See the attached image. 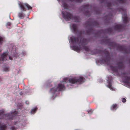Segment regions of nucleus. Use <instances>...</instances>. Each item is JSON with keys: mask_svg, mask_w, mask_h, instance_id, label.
<instances>
[{"mask_svg": "<svg viewBox=\"0 0 130 130\" xmlns=\"http://www.w3.org/2000/svg\"><path fill=\"white\" fill-rule=\"evenodd\" d=\"M7 54L6 53H4L2 56V57L3 61L6 59V56Z\"/></svg>", "mask_w": 130, "mask_h": 130, "instance_id": "obj_4", "label": "nucleus"}, {"mask_svg": "<svg viewBox=\"0 0 130 130\" xmlns=\"http://www.w3.org/2000/svg\"><path fill=\"white\" fill-rule=\"evenodd\" d=\"M123 18L124 19L123 21H125L126 20L127 18H126V15H125L123 16Z\"/></svg>", "mask_w": 130, "mask_h": 130, "instance_id": "obj_9", "label": "nucleus"}, {"mask_svg": "<svg viewBox=\"0 0 130 130\" xmlns=\"http://www.w3.org/2000/svg\"><path fill=\"white\" fill-rule=\"evenodd\" d=\"M3 42V39L2 38L0 37V44H1Z\"/></svg>", "mask_w": 130, "mask_h": 130, "instance_id": "obj_11", "label": "nucleus"}, {"mask_svg": "<svg viewBox=\"0 0 130 130\" xmlns=\"http://www.w3.org/2000/svg\"><path fill=\"white\" fill-rule=\"evenodd\" d=\"M62 15L66 20H69L70 19H71L72 18V15L70 13H68L67 12L65 13L64 14L62 13Z\"/></svg>", "mask_w": 130, "mask_h": 130, "instance_id": "obj_3", "label": "nucleus"}, {"mask_svg": "<svg viewBox=\"0 0 130 130\" xmlns=\"http://www.w3.org/2000/svg\"><path fill=\"white\" fill-rule=\"evenodd\" d=\"M83 79L82 77H72L70 78L68 80L67 78H64L62 82H61L59 84L58 87L56 86L54 88L51 89V91L53 93L55 92L57 90H61L64 88V84L67 82H69L72 84H75L76 83L78 82L79 83L83 82Z\"/></svg>", "mask_w": 130, "mask_h": 130, "instance_id": "obj_1", "label": "nucleus"}, {"mask_svg": "<svg viewBox=\"0 0 130 130\" xmlns=\"http://www.w3.org/2000/svg\"><path fill=\"white\" fill-rule=\"evenodd\" d=\"M11 115H12V113H11Z\"/></svg>", "mask_w": 130, "mask_h": 130, "instance_id": "obj_18", "label": "nucleus"}, {"mask_svg": "<svg viewBox=\"0 0 130 130\" xmlns=\"http://www.w3.org/2000/svg\"><path fill=\"white\" fill-rule=\"evenodd\" d=\"M108 88H109L111 90H114L115 89L112 87V86L110 83H109V85L108 86Z\"/></svg>", "mask_w": 130, "mask_h": 130, "instance_id": "obj_8", "label": "nucleus"}, {"mask_svg": "<svg viewBox=\"0 0 130 130\" xmlns=\"http://www.w3.org/2000/svg\"><path fill=\"white\" fill-rule=\"evenodd\" d=\"M4 70L6 71H8V69H7V70H5V69H4Z\"/></svg>", "mask_w": 130, "mask_h": 130, "instance_id": "obj_14", "label": "nucleus"}, {"mask_svg": "<svg viewBox=\"0 0 130 130\" xmlns=\"http://www.w3.org/2000/svg\"><path fill=\"white\" fill-rule=\"evenodd\" d=\"M117 106V105L116 104H113L111 107V108L112 110H113L116 109Z\"/></svg>", "mask_w": 130, "mask_h": 130, "instance_id": "obj_7", "label": "nucleus"}, {"mask_svg": "<svg viewBox=\"0 0 130 130\" xmlns=\"http://www.w3.org/2000/svg\"><path fill=\"white\" fill-rule=\"evenodd\" d=\"M122 101L123 102H126V100L125 98H123L122 99Z\"/></svg>", "mask_w": 130, "mask_h": 130, "instance_id": "obj_12", "label": "nucleus"}, {"mask_svg": "<svg viewBox=\"0 0 130 130\" xmlns=\"http://www.w3.org/2000/svg\"><path fill=\"white\" fill-rule=\"evenodd\" d=\"M7 24L8 25H10L11 24V23L10 22H8L7 23Z\"/></svg>", "mask_w": 130, "mask_h": 130, "instance_id": "obj_13", "label": "nucleus"}, {"mask_svg": "<svg viewBox=\"0 0 130 130\" xmlns=\"http://www.w3.org/2000/svg\"><path fill=\"white\" fill-rule=\"evenodd\" d=\"M6 127L5 125H3L2 123L0 122V129H3Z\"/></svg>", "mask_w": 130, "mask_h": 130, "instance_id": "obj_5", "label": "nucleus"}, {"mask_svg": "<svg viewBox=\"0 0 130 130\" xmlns=\"http://www.w3.org/2000/svg\"><path fill=\"white\" fill-rule=\"evenodd\" d=\"M18 15L20 18H22L25 17V15L22 13H19Z\"/></svg>", "mask_w": 130, "mask_h": 130, "instance_id": "obj_6", "label": "nucleus"}, {"mask_svg": "<svg viewBox=\"0 0 130 130\" xmlns=\"http://www.w3.org/2000/svg\"><path fill=\"white\" fill-rule=\"evenodd\" d=\"M71 40H72V41H73V42H74L73 40H72L71 38Z\"/></svg>", "mask_w": 130, "mask_h": 130, "instance_id": "obj_16", "label": "nucleus"}, {"mask_svg": "<svg viewBox=\"0 0 130 130\" xmlns=\"http://www.w3.org/2000/svg\"><path fill=\"white\" fill-rule=\"evenodd\" d=\"M79 50H76L77 51V52H79L80 51H79Z\"/></svg>", "mask_w": 130, "mask_h": 130, "instance_id": "obj_15", "label": "nucleus"}, {"mask_svg": "<svg viewBox=\"0 0 130 130\" xmlns=\"http://www.w3.org/2000/svg\"><path fill=\"white\" fill-rule=\"evenodd\" d=\"M36 108H34L32 109L31 111V112L32 113H34L36 111Z\"/></svg>", "mask_w": 130, "mask_h": 130, "instance_id": "obj_10", "label": "nucleus"}, {"mask_svg": "<svg viewBox=\"0 0 130 130\" xmlns=\"http://www.w3.org/2000/svg\"><path fill=\"white\" fill-rule=\"evenodd\" d=\"M19 5L20 6V8L21 10L23 11H25V8L24 7V5L26 6L27 8L28 9H30L31 8V7L29 6L28 4L27 3H25L23 4L22 3H20L19 4Z\"/></svg>", "mask_w": 130, "mask_h": 130, "instance_id": "obj_2", "label": "nucleus"}, {"mask_svg": "<svg viewBox=\"0 0 130 130\" xmlns=\"http://www.w3.org/2000/svg\"><path fill=\"white\" fill-rule=\"evenodd\" d=\"M75 41H76V39H75Z\"/></svg>", "mask_w": 130, "mask_h": 130, "instance_id": "obj_17", "label": "nucleus"}]
</instances>
